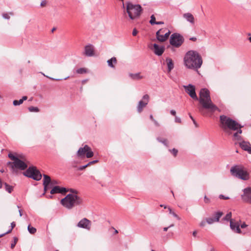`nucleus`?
<instances>
[{
	"mask_svg": "<svg viewBox=\"0 0 251 251\" xmlns=\"http://www.w3.org/2000/svg\"><path fill=\"white\" fill-rule=\"evenodd\" d=\"M185 92L194 100H199L201 106H199V112L203 116H207L210 113L212 114L216 111H220L219 108L213 103L211 100L210 92L206 88L201 89L200 92V97L198 99L196 93L195 86L189 84L188 85L183 86Z\"/></svg>",
	"mask_w": 251,
	"mask_h": 251,
	"instance_id": "1",
	"label": "nucleus"
},
{
	"mask_svg": "<svg viewBox=\"0 0 251 251\" xmlns=\"http://www.w3.org/2000/svg\"><path fill=\"white\" fill-rule=\"evenodd\" d=\"M184 64L187 68L198 70L202 64V59L201 55L195 50L188 51L184 57Z\"/></svg>",
	"mask_w": 251,
	"mask_h": 251,
	"instance_id": "2",
	"label": "nucleus"
},
{
	"mask_svg": "<svg viewBox=\"0 0 251 251\" xmlns=\"http://www.w3.org/2000/svg\"><path fill=\"white\" fill-rule=\"evenodd\" d=\"M219 126L227 135H231L232 131H235L239 127H243L235 120L224 115L220 116Z\"/></svg>",
	"mask_w": 251,
	"mask_h": 251,
	"instance_id": "3",
	"label": "nucleus"
},
{
	"mask_svg": "<svg viewBox=\"0 0 251 251\" xmlns=\"http://www.w3.org/2000/svg\"><path fill=\"white\" fill-rule=\"evenodd\" d=\"M83 203L81 197L76 194H69L61 201V203L67 209H71L74 207L80 205Z\"/></svg>",
	"mask_w": 251,
	"mask_h": 251,
	"instance_id": "4",
	"label": "nucleus"
},
{
	"mask_svg": "<svg viewBox=\"0 0 251 251\" xmlns=\"http://www.w3.org/2000/svg\"><path fill=\"white\" fill-rule=\"evenodd\" d=\"M8 156L13 160V162H8L7 163V166L10 168L13 173L17 174L19 170L23 171L27 168V165L26 163L14 155L12 153H9Z\"/></svg>",
	"mask_w": 251,
	"mask_h": 251,
	"instance_id": "5",
	"label": "nucleus"
},
{
	"mask_svg": "<svg viewBox=\"0 0 251 251\" xmlns=\"http://www.w3.org/2000/svg\"><path fill=\"white\" fill-rule=\"evenodd\" d=\"M142 10L139 4H133L131 2H127L126 5V12L129 17L131 20L138 18Z\"/></svg>",
	"mask_w": 251,
	"mask_h": 251,
	"instance_id": "6",
	"label": "nucleus"
},
{
	"mask_svg": "<svg viewBox=\"0 0 251 251\" xmlns=\"http://www.w3.org/2000/svg\"><path fill=\"white\" fill-rule=\"evenodd\" d=\"M230 172L232 176L242 180H247L249 178L248 173L244 169L239 166L231 167Z\"/></svg>",
	"mask_w": 251,
	"mask_h": 251,
	"instance_id": "7",
	"label": "nucleus"
},
{
	"mask_svg": "<svg viewBox=\"0 0 251 251\" xmlns=\"http://www.w3.org/2000/svg\"><path fill=\"white\" fill-rule=\"evenodd\" d=\"M24 175L34 180L39 181L42 178V175L40 171L35 167H29L24 173Z\"/></svg>",
	"mask_w": 251,
	"mask_h": 251,
	"instance_id": "8",
	"label": "nucleus"
},
{
	"mask_svg": "<svg viewBox=\"0 0 251 251\" xmlns=\"http://www.w3.org/2000/svg\"><path fill=\"white\" fill-rule=\"evenodd\" d=\"M184 42L182 36L177 33H174L171 35L170 44L173 47L179 48Z\"/></svg>",
	"mask_w": 251,
	"mask_h": 251,
	"instance_id": "9",
	"label": "nucleus"
},
{
	"mask_svg": "<svg viewBox=\"0 0 251 251\" xmlns=\"http://www.w3.org/2000/svg\"><path fill=\"white\" fill-rule=\"evenodd\" d=\"M171 31L166 28H163L158 30L156 33V37L158 41L161 42L166 41L169 38Z\"/></svg>",
	"mask_w": 251,
	"mask_h": 251,
	"instance_id": "10",
	"label": "nucleus"
},
{
	"mask_svg": "<svg viewBox=\"0 0 251 251\" xmlns=\"http://www.w3.org/2000/svg\"><path fill=\"white\" fill-rule=\"evenodd\" d=\"M241 198L244 202L251 204V187H247L243 190Z\"/></svg>",
	"mask_w": 251,
	"mask_h": 251,
	"instance_id": "11",
	"label": "nucleus"
},
{
	"mask_svg": "<svg viewBox=\"0 0 251 251\" xmlns=\"http://www.w3.org/2000/svg\"><path fill=\"white\" fill-rule=\"evenodd\" d=\"M150 97L148 95L146 94L143 96L142 100L139 101L137 107V110L138 113H141L143 108L146 106L149 101Z\"/></svg>",
	"mask_w": 251,
	"mask_h": 251,
	"instance_id": "12",
	"label": "nucleus"
},
{
	"mask_svg": "<svg viewBox=\"0 0 251 251\" xmlns=\"http://www.w3.org/2000/svg\"><path fill=\"white\" fill-rule=\"evenodd\" d=\"M77 226L90 230L91 227V222L87 218H84L77 223Z\"/></svg>",
	"mask_w": 251,
	"mask_h": 251,
	"instance_id": "13",
	"label": "nucleus"
},
{
	"mask_svg": "<svg viewBox=\"0 0 251 251\" xmlns=\"http://www.w3.org/2000/svg\"><path fill=\"white\" fill-rule=\"evenodd\" d=\"M223 215V213L221 211H217L214 213V217H209L206 218V221L209 225H211L215 222H218L220 218Z\"/></svg>",
	"mask_w": 251,
	"mask_h": 251,
	"instance_id": "14",
	"label": "nucleus"
},
{
	"mask_svg": "<svg viewBox=\"0 0 251 251\" xmlns=\"http://www.w3.org/2000/svg\"><path fill=\"white\" fill-rule=\"evenodd\" d=\"M230 227L231 229L235 233L240 234L242 233L240 228V224L238 222L234 219H231L230 222Z\"/></svg>",
	"mask_w": 251,
	"mask_h": 251,
	"instance_id": "15",
	"label": "nucleus"
},
{
	"mask_svg": "<svg viewBox=\"0 0 251 251\" xmlns=\"http://www.w3.org/2000/svg\"><path fill=\"white\" fill-rule=\"evenodd\" d=\"M69 190L64 187H60L58 186H54L50 191L51 194L57 193L63 194L68 192Z\"/></svg>",
	"mask_w": 251,
	"mask_h": 251,
	"instance_id": "16",
	"label": "nucleus"
},
{
	"mask_svg": "<svg viewBox=\"0 0 251 251\" xmlns=\"http://www.w3.org/2000/svg\"><path fill=\"white\" fill-rule=\"evenodd\" d=\"M153 52L154 53L160 56L161 55L165 50V47L164 46H159L156 44H154L153 45Z\"/></svg>",
	"mask_w": 251,
	"mask_h": 251,
	"instance_id": "17",
	"label": "nucleus"
},
{
	"mask_svg": "<svg viewBox=\"0 0 251 251\" xmlns=\"http://www.w3.org/2000/svg\"><path fill=\"white\" fill-rule=\"evenodd\" d=\"M240 147L249 153L251 154V145L249 142L242 141L239 143Z\"/></svg>",
	"mask_w": 251,
	"mask_h": 251,
	"instance_id": "18",
	"label": "nucleus"
},
{
	"mask_svg": "<svg viewBox=\"0 0 251 251\" xmlns=\"http://www.w3.org/2000/svg\"><path fill=\"white\" fill-rule=\"evenodd\" d=\"M89 150H90V147L87 145H85L83 148H80L77 152V156L80 158L84 157L85 154H86V152Z\"/></svg>",
	"mask_w": 251,
	"mask_h": 251,
	"instance_id": "19",
	"label": "nucleus"
},
{
	"mask_svg": "<svg viewBox=\"0 0 251 251\" xmlns=\"http://www.w3.org/2000/svg\"><path fill=\"white\" fill-rule=\"evenodd\" d=\"M184 19H185L191 25H195V18L194 16L190 13H185L182 15Z\"/></svg>",
	"mask_w": 251,
	"mask_h": 251,
	"instance_id": "20",
	"label": "nucleus"
},
{
	"mask_svg": "<svg viewBox=\"0 0 251 251\" xmlns=\"http://www.w3.org/2000/svg\"><path fill=\"white\" fill-rule=\"evenodd\" d=\"M85 54L88 56L94 55V49L91 45H88L85 47Z\"/></svg>",
	"mask_w": 251,
	"mask_h": 251,
	"instance_id": "21",
	"label": "nucleus"
},
{
	"mask_svg": "<svg viewBox=\"0 0 251 251\" xmlns=\"http://www.w3.org/2000/svg\"><path fill=\"white\" fill-rule=\"evenodd\" d=\"M166 61L167 65L168 71L170 72L174 68V64L171 58L167 57L166 59Z\"/></svg>",
	"mask_w": 251,
	"mask_h": 251,
	"instance_id": "22",
	"label": "nucleus"
},
{
	"mask_svg": "<svg viewBox=\"0 0 251 251\" xmlns=\"http://www.w3.org/2000/svg\"><path fill=\"white\" fill-rule=\"evenodd\" d=\"M108 66L114 69L115 68V65L117 63V59L115 57H113L111 59L107 61Z\"/></svg>",
	"mask_w": 251,
	"mask_h": 251,
	"instance_id": "23",
	"label": "nucleus"
},
{
	"mask_svg": "<svg viewBox=\"0 0 251 251\" xmlns=\"http://www.w3.org/2000/svg\"><path fill=\"white\" fill-rule=\"evenodd\" d=\"M129 76L133 79L139 80L144 78V77L140 75V73H138L136 74H130Z\"/></svg>",
	"mask_w": 251,
	"mask_h": 251,
	"instance_id": "24",
	"label": "nucleus"
},
{
	"mask_svg": "<svg viewBox=\"0 0 251 251\" xmlns=\"http://www.w3.org/2000/svg\"><path fill=\"white\" fill-rule=\"evenodd\" d=\"M51 180V178L49 176L43 175V184L50 185Z\"/></svg>",
	"mask_w": 251,
	"mask_h": 251,
	"instance_id": "25",
	"label": "nucleus"
},
{
	"mask_svg": "<svg viewBox=\"0 0 251 251\" xmlns=\"http://www.w3.org/2000/svg\"><path fill=\"white\" fill-rule=\"evenodd\" d=\"M98 162V160H93V161H90L89 163H88L87 164L85 165H83V166H80L78 168V170L79 171H82L83 170H84V169H85L86 168H87V167L93 164H95L97 162Z\"/></svg>",
	"mask_w": 251,
	"mask_h": 251,
	"instance_id": "26",
	"label": "nucleus"
},
{
	"mask_svg": "<svg viewBox=\"0 0 251 251\" xmlns=\"http://www.w3.org/2000/svg\"><path fill=\"white\" fill-rule=\"evenodd\" d=\"M27 97L26 96L23 97L22 99L20 100H14L13 102V104L15 106L19 105L23 103L24 100H26Z\"/></svg>",
	"mask_w": 251,
	"mask_h": 251,
	"instance_id": "27",
	"label": "nucleus"
},
{
	"mask_svg": "<svg viewBox=\"0 0 251 251\" xmlns=\"http://www.w3.org/2000/svg\"><path fill=\"white\" fill-rule=\"evenodd\" d=\"M4 186L5 190L8 192L9 193H11L13 190V187L8 184L7 183L4 182Z\"/></svg>",
	"mask_w": 251,
	"mask_h": 251,
	"instance_id": "28",
	"label": "nucleus"
},
{
	"mask_svg": "<svg viewBox=\"0 0 251 251\" xmlns=\"http://www.w3.org/2000/svg\"><path fill=\"white\" fill-rule=\"evenodd\" d=\"M27 230L28 232L32 234H34L36 232V229L31 226L30 225H29L27 227Z\"/></svg>",
	"mask_w": 251,
	"mask_h": 251,
	"instance_id": "29",
	"label": "nucleus"
},
{
	"mask_svg": "<svg viewBox=\"0 0 251 251\" xmlns=\"http://www.w3.org/2000/svg\"><path fill=\"white\" fill-rule=\"evenodd\" d=\"M233 140L237 141H241L242 140L241 136L236 132L233 135Z\"/></svg>",
	"mask_w": 251,
	"mask_h": 251,
	"instance_id": "30",
	"label": "nucleus"
},
{
	"mask_svg": "<svg viewBox=\"0 0 251 251\" xmlns=\"http://www.w3.org/2000/svg\"><path fill=\"white\" fill-rule=\"evenodd\" d=\"M168 209L170 214H172L174 217L176 218L177 220H180V218L177 216V215L176 214L170 207H168Z\"/></svg>",
	"mask_w": 251,
	"mask_h": 251,
	"instance_id": "31",
	"label": "nucleus"
},
{
	"mask_svg": "<svg viewBox=\"0 0 251 251\" xmlns=\"http://www.w3.org/2000/svg\"><path fill=\"white\" fill-rule=\"evenodd\" d=\"M94 153L91 151V148H90V150H89L88 151L86 152V156L87 158H90L93 156Z\"/></svg>",
	"mask_w": 251,
	"mask_h": 251,
	"instance_id": "32",
	"label": "nucleus"
},
{
	"mask_svg": "<svg viewBox=\"0 0 251 251\" xmlns=\"http://www.w3.org/2000/svg\"><path fill=\"white\" fill-rule=\"evenodd\" d=\"M28 110L30 112H37L39 111V109L37 107L30 106L28 108Z\"/></svg>",
	"mask_w": 251,
	"mask_h": 251,
	"instance_id": "33",
	"label": "nucleus"
},
{
	"mask_svg": "<svg viewBox=\"0 0 251 251\" xmlns=\"http://www.w3.org/2000/svg\"><path fill=\"white\" fill-rule=\"evenodd\" d=\"M76 72L79 74H83L86 73V70L85 68H81L76 70Z\"/></svg>",
	"mask_w": 251,
	"mask_h": 251,
	"instance_id": "34",
	"label": "nucleus"
},
{
	"mask_svg": "<svg viewBox=\"0 0 251 251\" xmlns=\"http://www.w3.org/2000/svg\"><path fill=\"white\" fill-rule=\"evenodd\" d=\"M232 214L231 212L228 213L226 216L224 218V220L225 221H229L230 222V220L232 219L231 218Z\"/></svg>",
	"mask_w": 251,
	"mask_h": 251,
	"instance_id": "35",
	"label": "nucleus"
},
{
	"mask_svg": "<svg viewBox=\"0 0 251 251\" xmlns=\"http://www.w3.org/2000/svg\"><path fill=\"white\" fill-rule=\"evenodd\" d=\"M157 140L159 142L162 143L164 145L168 146V145H167L168 142H167V139H164V138H158Z\"/></svg>",
	"mask_w": 251,
	"mask_h": 251,
	"instance_id": "36",
	"label": "nucleus"
},
{
	"mask_svg": "<svg viewBox=\"0 0 251 251\" xmlns=\"http://www.w3.org/2000/svg\"><path fill=\"white\" fill-rule=\"evenodd\" d=\"M150 23L151 25H155L156 24L155 21V17L154 15H152L151 17V20L150 21Z\"/></svg>",
	"mask_w": 251,
	"mask_h": 251,
	"instance_id": "37",
	"label": "nucleus"
},
{
	"mask_svg": "<svg viewBox=\"0 0 251 251\" xmlns=\"http://www.w3.org/2000/svg\"><path fill=\"white\" fill-rule=\"evenodd\" d=\"M43 185H44V193H43V195H44L46 193V192L48 191V190L49 189H50V188H51V186L50 185H45V184H43Z\"/></svg>",
	"mask_w": 251,
	"mask_h": 251,
	"instance_id": "38",
	"label": "nucleus"
},
{
	"mask_svg": "<svg viewBox=\"0 0 251 251\" xmlns=\"http://www.w3.org/2000/svg\"><path fill=\"white\" fill-rule=\"evenodd\" d=\"M16 226V224L14 222H13L11 223V228L10 229H9L8 231H7L6 233H9L11 232V231L12 230L13 228Z\"/></svg>",
	"mask_w": 251,
	"mask_h": 251,
	"instance_id": "39",
	"label": "nucleus"
},
{
	"mask_svg": "<svg viewBox=\"0 0 251 251\" xmlns=\"http://www.w3.org/2000/svg\"><path fill=\"white\" fill-rule=\"evenodd\" d=\"M206 223H207L206 221V219L205 220H202L200 223V226L201 227H204L206 225Z\"/></svg>",
	"mask_w": 251,
	"mask_h": 251,
	"instance_id": "40",
	"label": "nucleus"
},
{
	"mask_svg": "<svg viewBox=\"0 0 251 251\" xmlns=\"http://www.w3.org/2000/svg\"><path fill=\"white\" fill-rule=\"evenodd\" d=\"M169 151H171L175 156H176L177 155V153L178 152L177 150L175 149H173L172 150H170Z\"/></svg>",
	"mask_w": 251,
	"mask_h": 251,
	"instance_id": "41",
	"label": "nucleus"
},
{
	"mask_svg": "<svg viewBox=\"0 0 251 251\" xmlns=\"http://www.w3.org/2000/svg\"><path fill=\"white\" fill-rule=\"evenodd\" d=\"M204 201L205 203H209L210 202V200L207 198L206 196L204 197Z\"/></svg>",
	"mask_w": 251,
	"mask_h": 251,
	"instance_id": "42",
	"label": "nucleus"
},
{
	"mask_svg": "<svg viewBox=\"0 0 251 251\" xmlns=\"http://www.w3.org/2000/svg\"><path fill=\"white\" fill-rule=\"evenodd\" d=\"M219 198L220 199H223V200H228L229 199V198L228 197L225 196L222 194L219 195Z\"/></svg>",
	"mask_w": 251,
	"mask_h": 251,
	"instance_id": "43",
	"label": "nucleus"
},
{
	"mask_svg": "<svg viewBox=\"0 0 251 251\" xmlns=\"http://www.w3.org/2000/svg\"><path fill=\"white\" fill-rule=\"evenodd\" d=\"M2 17L3 18L5 19H10V16H9L8 14L7 13H3L2 14Z\"/></svg>",
	"mask_w": 251,
	"mask_h": 251,
	"instance_id": "44",
	"label": "nucleus"
},
{
	"mask_svg": "<svg viewBox=\"0 0 251 251\" xmlns=\"http://www.w3.org/2000/svg\"><path fill=\"white\" fill-rule=\"evenodd\" d=\"M58 184V182L57 180H51V183L50 184V186L51 187L54 184Z\"/></svg>",
	"mask_w": 251,
	"mask_h": 251,
	"instance_id": "45",
	"label": "nucleus"
},
{
	"mask_svg": "<svg viewBox=\"0 0 251 251\" xmlns=\"http://www.w3.org/2000/svg\"><path fill=\"white\" fill-rule=\"evenodd\" d=\"M175 122L176 123H181V120L180 118L178 117H176V116L175 117Z\"/></svg>",
	"mask_w": 251,
	"mask_h": 251,
	"instance_id": "46",
	"label": "nucleus"
},
{
	"mask_svg": "<svg viewBox=\"0 0 251 251\" xmlns=\"http://www.w3.org/2000/svg\"><path fill=\"white\" fill-rule=\"evenodd\" d=\"M68 190H69L68 191H70V192H71L72 194H76V195H77V191L76 190H75L73 189H68Z\"/></svg>",
	"mask_w": 251,
	"mask_h": 251,
	"instance_id": "47",
	"label": "nucleus"
},
{
	"mask_svg": "<svg viewBox=\"0 0 251 251\" xmlns=\"http://www.w3.org/2000/svg\"><path fill=\"white\" fill-rule=\"evenodd\" d=\"M47 4V1L46 0H43L41 1L40 5L42 7L45 6Z\"/></svg>",
	"mask_w": 251,
	"mask_h": 251,
	"instance_id": "48",
	"label": "nucleus"
},
{
	"mask_svg": "<svg viewBox=\"0 0 251 251\" xmlns=\"http://www.w3.org/2000/svg\"><path fill=\"white\" fill-rule=\"evenodd\" d=\"M174 226V224H172V225H171L170 226H169L168 227H164V228H163V230H164V231H167L168 230V228H170V227H173V226Z\"/></svg>",
	"mask_w": 251,
	"mask_h": 251,
	"instance_id": "49",
	"label": "nucleus"
},
{
	"mask_svg": "<svg viewBox=\"0 0 251 251\" xmlns=\"http://www.w3.org/2000/svg\"><path fill=\"white\" fill-rule=\"evenodd\" d=\"M138 33L137 30L134 28L132 31V35L133 36H136Z\"/></svg>",
	"mask_w": 251,
	"mask_h": 251,
	"instance_id": "50",
	"label": "nucleus"
},
{
	"mask_svg": "<svg viewBox=\"0 0 251 251\" xmlns=\"http://www.w3.org/2000/svg\"><path fill=\"white\" fill-rule=\"evenodd\" d=\"M241 128L239 127L236 130H237V132H236L237 133H238V134H241L242 132V130H241Z\"/></svg>",
	"mask_w": 251,
	"mask_h": 251,
	"instance_id": "51",
	"label": "nucleus"
},
{
	"mask_svg": "<svg viewBox=\"0 0 251 251\" xmlns=\"http://www.w3.org/2000/svg\"><path fill=\"white\" fill-rule=\"evenodd\" d=\"M152 122L154 123V125L156 126H160V125H159V123L157 121H156L155 120H154V121H153Z\"/></svg>",
	"mask_w": 251,
	"mask_h": 251,
	"instance_id": "52",
	"label": "nucleus"
},
{
	"mask_svg": "<svg viewBox=\"0 0 251 251\" xmlns=\"http://www.w3.org/2000/svg\"><path fill=\"white\" fill-rule=\"evenodd\" d=\"M170 113H171L172 115H173V116H176V111H175V110H171L170 111Z\"/></svg>",
	"mask_w": 251,
	"mask_h": 251,
	"instance_id": "53",
	"label": "nucleus"
},
{
	"mask_svg": "<svg viewBox=\"0 0 251 251\" xmlns=\"http://www.w3.org/2000/svg\"><path fill=\"white\" fill-rule=\"evenodd\" d=\"M240 226L242 228H244L247 226V225L244 223L243 224H241Z\"/></svg>",
	"mask_w": 251,
	"mask_h": 251,
	"instance_id": "54",
	"label": "nucleus"
},
{
	"mask_svg": "<svg viewBox=\"0 0 251 251\" xmlns=\"http://www.w3.org/2000/svg\"><path fill=\"white\" fill-rule=\"evenodd\" d=\"M3 185H4V183L2 182L1 179L0 178V189L2 188Z\"/></svg>",
	"mask_w": 251,
	"mask_h": 251,
	"instance_id": "55",
	"label": "nucleus"
},
{
	"mask_svg": "<svg viewBox=\"0 0 251 251\" xmlns=\"http://www.w3.org/2000/svg\"><path fill=\"white\" fill-rule=\"evenodd\" d=\"M164 24V22L162 21L160 22H156V24L155 25H163Z\"/></svg>",
	"mask_w": 251,
	"mask_h": 251,
	"instance_id": "56",
	"label": "nucleus"
},
{
	"mask_svg": "<svg viewBox=\"0 0 251 251\" xmlns=\"http://www.w3.org/2000/svg\"><path fill=\"white\" fill-rule=\"evenodd\" d=\"M190 40L193 41H196L197 40V38L194 37H191L190 38Z\"/></svg>",
	"mask_w": 251,
	"mask_h": 251,
	"instance_id": "57",
	"label": "nucleus"
},
{
	"mask_svg": "<svg viewBox=\"0 0 251 251\" xmlns=\"http://www.w3.org/2000/svg\"><path fill=\"white\" fill-rule=\"evenodd\" d=\"M193 123L195 125L196 127H198V125L197 122H196V121L195 120H193Z\"/></svg>",
	"mask_w": 251,
	"mask_h": 251,
	"instance_id": "58",
	"label": "nucleus"
},
{
	"mask_svg": "<svg viewBox=\"0 0 251 251\" xmlns=\"http://www.w3.org/2000/svg\"><path fill=\"white\" fill-rule=\"evenodd\" d=\"M197 231H194L193 232V235L194 236V237H196V235H197Z\"/></svg>",
	"mask_w": 251,
	"mask_h": 251,
	"instance_id": "59",
	"label": "nucleus"
},
{
	"mask_svg": "<svg viewBox=\"0 0 251 251\" xmlns=\"http://www.w3.org/2000/svg\"><path fill=\"white\" fill-rule=\"evenodd\" d=\"M150 119H151L152 121H154V120H155V119L153 118L152 115H150Z\"/></svg>",
	"mask_w": 251,
	"mask_h": 251,
	"instance_id": "60",
	"label": "nucleus"
},
{
	"mask_svg": "<svg viewBox=\"0 0 251 251\" xmlns=\"http://www.w3.org/2000/svg\"><path fill=\"white\" fill-rule=\"evenodd\" d=\"M15 245H16V242H14V243L11 244V248H13L15 246Z\"/></svg>",
	"mask_w": 251,
	"mask_h": 251,
	"instance_id": "61",
	"label": "nucleus"
},
{
	"mask_svg": "<svg viewBox=\"0 0 251 251\" xmlns=\"http://www.w3.org/2000/svg\"><path fill=\"white\" fill-rule=\"evenodd\" d=\"M19 212L20 216L21 217L22 216V210L20 209L19 210Z\"/></svg>",
	"mask_w": 251,
	"mask_h": 251,
	"instance_id": "62",
	"label": "nucleus"
},
{
	"mask_svg": "<svg viewBox=\"0 0 251 251\" xmlns=\"http://www.w3.org/2000/svg\"><path fill=\"white\" fill-rule=\"evenodd\" d=\"M160 207H163L164 208H167V207L166 205H164L163 204H160Z\"/></svg>",
	"mask_w": 251,
	"mask_h": 251,
	"instance_id": "63",
	"label": "nucleus"
},
{
	"mask_svg": "<svg viewBox=\"0 0 251 251\" xmlns=\"http://www.w3.org/2000/svg\"><path fill=\"white\" fill-rule=\"evenodd\" d=\"M189 115L191 119L192 120V121H193V120H195L190 114H189Z\"/></svg>",
	"mask_w": 251,
	"mask_h": 251,
	"instance_id": "64",
	"label": "nucleus"
}]
</instances>
